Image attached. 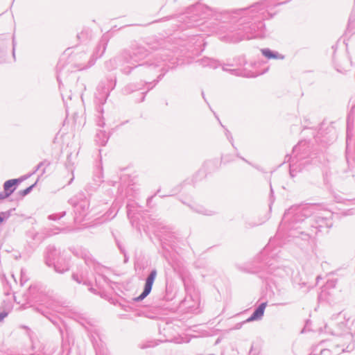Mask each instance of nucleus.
<instances>
[{"instance_id": "nucleus-5", "label": "nucleus", "mask_w": 355, "mask_h": 355, "mask_svg": "<svg viewBox=\"0 0 355 355\" xmlns=\"http://www.w3.org/2000/svg\"><path fill=\"white\" fill-rule=\"evenodd\" d=\"M261 52L263 55L268 59L275 58L282 60L284 58L283 55H279L277 53H274L268 49H263L261 50Z\"/></svg>"}, {"instance_id": "nucleus-12", "label": "nucleus", "mask_w": 355, "mask_h": 355, "mask_svg": "<svg viewBox=\"0 0 355 355\" xmlns=\"http://www.w3.org/2000/svg\"><path fill=\"white\" fill-rule=\"evenodd\" d=\"M49 218H50V219H52V220H54V219H55L54 216H53V215L49 216Z\"/></svg>"}, {"instance_id": "nucleus-15", "label": "nucleus", "mask_w": 355, "mask_h": 355, "mask_svg": "<svg viewBox=\"0 0 355 355\" xmlns=\"http://www.w3.org/2000/svg\"><path fill=\"white\" fill-rule=\"evenodd\" d=\"M223 69L224 71H227V69H226V68H225V67H223Z\"/></svg>"}, {"instance_id": "nucleus-4", "label": "nucleus", "mask_w": 355, "mask_h": 355, "mask_svg": "<svg viewBox=\"0 0 355 355\" xmlns=\"http://www.w3.org/2000/svg\"><path fill=\"white\" fill-rule=\"evenodd\" d=\"M19 182L18 179H12L5 182L3 184V189L9 194H12L15 190V185Z\"/></svg>"}, {"instance_id": "nucleus-9", "label": "nucleus", "mask_w": 355, "mask_h": 355, "mask_svg": "<svg viewBox=\"0 0 355 355\" xmlns=\"http://www.w3.org/2000/svg\"><path fill=\"white\" fill-rule=\"evenodd\" d=\"M55 270L58 272H63L64 271L68 270L69 268L67 266L65 268H63L62 270H60L58 267V266H55Z\"/></svg>"}, {"instance_id": "nucleus-11", "label": "nucleus", "mask_w": 355, "mask_h": 355, "mask_svg": "<svg viewBox=\"0 0 355 355\" xmlns=\"http://www.w3.org/2000/svg\"><path fill=\"white\" fill-rule=\"evenodd\" d=\"M43 165V162H40L37 166V168H36V171H37Z\"/></svg>"}, {"instance_id": "nucleus-1", "label": "nucleus", "mask_w": 355, "mask_h": 355, "mask_svg": "<svg viewBox=\"0 0 355 355\" xmlns=\"http://www.w3.org/2000/svg\"><path fill=\"white\" fill-rule=\"evenodd\" d=\"M345 317L343 314H338L336 318V321L331 320L325 328L327 331L336 336H344L345 342L340 344L338 338H335L331 340L322 341L314 348V351H320L319 355H338L345 352L349 347H345L346 343H351L353 340V336L350 332V326L352 322L347 319L345 322L343 320Z\"/></svg>"}, {"instance_id": "nucleus-6", "label": "nucleus", "mask_w": 355, "mask_h": 355, "mask_svg": "<svg viewBox=\"0 0 355 355\" xmlns=\"http://www.w3.org/2000/svg\"><path fill=\"white\" fill-rule=\"evenodd\" d=\"M35 184H33L28 187H27L26 189L22 190L20 191V194L22 196H25L26 195L28 194L33 189V188L34 187Z\"/></svg>"}, {"instance_id": "nucleus-14", "label": "nucleus", "mask_w": 355, "mask_h": 355, "mask_svg": "<svg viewBox=\"0 0 355 355\" xmlns=\"http://www.w3.org/2000/svg\"><path fill=\"white\" fill-rule=\"evenodd\" d=\"M12 50H13V55H15V44H13Z\"/></svg>"}, {"instance_id": "nucleus-7", "label": "nucleus", "mask_w": 355, "mask_h": 355, "mask_svg": "<svg viewBox=\"0 0 355 355\" xmlns=\"http://www.w3.org/2000/svg\"><path fill=\"white\" fill-rule=\"evenodd\" d=\"M9 215L6 213H0V225L8 218Z\"/></svg>"}, {"instance_id": "nucleus-10", "label": "nucleus", "mask_w": 355, "mask_h": 355, "mask_svg": "<svg viewBox=\"0 0 355 355\" xmlns=\"http://www.w3.org/2000/svg\"><path fill=\"white\" fill-rule=\"evenodd\" d=\"M6 312H0V322H1L6 316H7Z\"/></svg>"}, {"instance_id": "nucleus-3", "label": "nucleus", "mask_w": 355, "mask_h": 355, "mask_svg": "<svg viewBox=\"0 0 355 355\" xmlns=\"http://www.w3.org/2000/svg\"><path fill=\"white\" fill-rule=\"evenodd\" d=\"M266 307V302H263L261 303L256 309L255 311L252 313V314L251 315L250 317H249L247 320H246V322H252V321H254V320H260L261 319V318L263 317V313H264V311H265V309Z\"/></svg>"}, {"instance_id": "nucleus-13", "label": "nucleus", "mask_w": 355, "mask_h": 355, "mask_svg": "<svg viewBox=\"0 0 355 355\" xmlns=\"http://www.w3.org/2000/svg\"><path fill=\"white\" fill-rule=\"evenodd\" d=\"M73 278L74 279H76L78 283H80V282L76 279V275H73Z\"/></svg>"}, {"instance_id": "nucleus-8", "label": "nucleus", "mask_w": 355, "mask_h": 355, "mask_svg": "<svg viewBox=\"0 0 355 355\" xmlns=\"http://www.w3.org/2000/svg\"><path fill=\"white\" fill-rule=\"evenodd\" d=\"M10 196V194H9V193H7L6 191H4L3 192H0V200L5 199Z\"/></svg>"}, {"instance_id": "nucleus-2", "label": "nucleus", "mask_w": 355, "mask_h": 355, "mask_svg": "<svg viewBox=\"0 0 355 355\" xmlns=\"http://www.w3.org/2000/svg\"><path fill=\"white\" fill-rule=\"evenodd\" d=\"M156 276H157V270L155 269L151 270L150 273L149 274V275L148 276V277L146 280L144 289L143 292L141 293V294L139 296H138L137 298H135L136 301H141V300H144L147 295H148V294L150 293V291L152 290V287H153L154 281L156 278Z\"/></svg>"}]
</instances>
